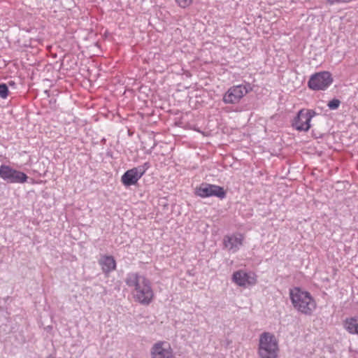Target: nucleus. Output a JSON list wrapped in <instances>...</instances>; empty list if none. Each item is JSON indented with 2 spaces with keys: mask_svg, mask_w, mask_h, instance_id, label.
<instances>
[{
  "mask_svg": "<svg viewBox=\"0 0 358 358\" xmlns=\"http://www.w3.org/2000/svg\"><path fill=\"white\" fill-rule=\"evenodd\" d=\"M345 327L350 334H358V317H355L347 320L345 324Z\"/></svg>",
  "mask_w": 358,
  "mask_h": 358,
  "instance_id": "obj_14",
  "label": "nucleus"
},
{
  "mask_svg": "<svg viewBox=\"0 0 358 358\" xmlns=\"http://www.w3.org/2000/svg\"><path fill=\"white\" fill-rule=\"evenodd\" d=\"M232 280L240 287L253 285L257 282L255 274L243 270L235 271L232 275Z\"/></svg>",
  "mask_w": 358,
  "mask_h": 358,
  "instance_id": "obj_11",
  "label": "nucleus"
},
{
  "mask_svg": "<svg viewBox=\"0 0 358 358\" xmlns=\"http://www.w3.org/2000/svg\"><path fill=\"white\" fill-rule=\"evenodd\" d=\"M150 166L149 162H145L143 165L127 170L122 176L121 182L125 187L137 184L138 180L145 174Z\"/></svg>",
  "mask_w": 358,
  "mask_h": 358,
  "instance_id": "obj_5",
  "label": "nucleus"
},
{
  "mask_svg": "<svg viewBox=\"0 0 358 358\" xmlns=\"http://www.w3.org/2000/svg\"><path fill=\"white\" fill-rule=\"evenodd\" d=\"M290 299L295 309L299 312L310 315L316 308V303L310 294L299 287L290 289Z\"/></svg>",
  "mask_w": 358,
  "mask_h": 358,
  "instance_id": "obj_2",
  "label": "nucleus"
},
{
  "mask_svg": "<svg viewBox=\"0 0 358 358\" xmlns=\"http://www.w3.org/2000/svg\"><path fill=\"white\" fill-rule=\"evenodd\" d=\"M333 78L329 71H322L312 75L308 86L313 90H325L333 83Z\"/></svg>",
  "mask_w": 358,
  "mask_h": 358,
  "instance_id": "obj_4",
  "label": "nucleus"
},
{
  "mask_svg": "<svg viewBox=\"0 0 358 358\" xmlns=\"http://www.w3.org/2000/svg\"><path fill=\"white\" fill-rule=\"evenodd\" d=\"M9 93L8 87L5 83H0V97L2 99L7 98Z\"/></svg>",
  "mask_w": 358,
  "mask_h": 358,
  "instance_id": "obj_15",
  "label": "nucleus"
},
{
  "mask_svg": "<svg viewBox=\"0 0 358 358\" xmlns=\"http://www.w3.org/2000/svg\"><path fill=\"white\" fill-rule=\"evenodd\" d=\"M125 283L129 287H134L133 297L139 303L148 306L153 299L154 293L150 281L138 273H129L125 278Z\"/></svg>",
  "mask_w": 358,
  "mask_h": 358,
  "instance_id": "obj_1",
  "label": "nucleus"
},
{
  "mask_svg": "<svg viewBox=\"0 0 358 358\" xmlns=\"http://www.w3.org/2000/svg\"><path fill=\"white\" fill-rule=\"evenodd\" d=\"M278 346L274 335L269 332L261 334L259 344V355L261 358H276Z\"/></svg>",
  "mask_w": 358,
  "mask_h": 358,
  "instance_id": "obj_3",
  "label": "nucleus"
},
{
  "mask_svg": "<svg viewBox=\"0 0 358 358\" xmlns=\"http://www.w3.org/2000/svg\"><path fill=\"white\" fill-rule=\"evenodd\" d=\"M316 115L313 110L302 109L292 121V127L299 131H307L310 128V120Z\"/></svg>",
  "mask_w": 358,
  "mask_h": 358,
  "instance_id": "obj_8",
  "label": "nucleus"
},
{
  "mask_svg": "<svg viewBox=\"0 0 358 358\" xmlns=\"http://www.w3.org/2000/svg\"><path fill=\"white\" fill-rule=\"evenodd\" d=\"M99 264L101 266L103 273L108 275L116 268V262L113 256L104 255L99 260Z\"/></svg>",
  "mask_w": 358,
  "mask_h": 358,
  "instance_id": "obj_13",
  "label": "nucleus"
},
{
  "mask_svg": "<svg viewBox=\"0 0 358 358\" xmlns=\"http://www.w3.org/2000/svg\"><path fill=\"white\" fill-rule=\"evenodd\" d=\"M152 358H175L169 344L159 341L153 345L151 348Z\"/></svg>",
  "mask_w": 358,
  "mask_h": 358,
  "instance_id": "obj_10",
  "label": "nucleus"
},
{
  "mask_svg": "<svg viewBox=\"0 0 358 358\" xmlns=\"http://www.w3.org/2000/svg\"><path fill=\"white\" fill-rule=\"evenodd\" d=\"M243 237L241 234L227 235L223 238V244L229 251L237 252L243 245Z\"/></svg>",
  "mask_w": 358,
  "mask_h": 358,
  "instance_id": "obj_12",
  "label": "nucleus"
},
{
  "mask_svg": "<svg viewBox=\"0 0 358 358\" xmlns=\"http://www.w3.org/2000/svg\"><path fill=\"white\" fill-rule=\"evenodd\" d=\"M328 3L330 5H333L335 3H338V0H327Z\"/></svg>",
  "mask_w": 358,
  "mask_h": 358,
  "instance_id": "obj_18",
  "label": "nucleus"
},
{
  "mask_svg": "<svg viewBox=\"0 0 358 358\" xmlns=\"http://www.w3.org/2000/svg\"><path fill=\"white\" fill-rule=\"evenodd\" d=\"M195 194L202 198L217 196L223 199L226 197L227 193L220 186L203 182L195 189Z\"/></svg>",
  "mask_w": 358,
  "mask_h": 358,
  "instance_id": "obj_7",
  "label": "nucleus"
},
{
  "mask_svg": "<svg viewBox=\"0 0 358 358\" xmlns=\"http://www.w3.org/2000/svg\"><path fill=\"white\" fill-rule=\"evenodd\" d=\"M13 83H13V81L9 82V84H10V85H13Z\"/></svg>",
  "mask_w": 358,
  "mask_h": 358,
  "instance_id": "obj_19",
  "label": "nucleus"
},
{
  "mask_svg": "<svg viewBox=\"0 0 358 358\" xmlns=\"http://www.w3.org/2000/svg\"><path fill=\"white\" fill-rule=\"evenodd\" d=\"M176 3L181 8L188 7L193 1V0H176Z\"/></svg>",
  "mask_w": 358,
  "mask_h": 358,
  "instance_id": "obj_17",
  "label": "nucleus"
},
{
  "mask_svg": "<svg viewBox=\"0 0 358 358\" xmlns=\"http://www.w3.org/2000/svg\"><path fill=\"white\" fill-rule=\"evenodd\" d=\"M0 178L8 183H24L28 179L24 172L5 164L0 166Z\"/></svg>",
  "mask_w": 358,
  "mask_h": 358,
  "instance_id": "obj_6",
  "label": "nucleus"
},
{
  "mask_svg": "<svg viewBox=\"0 0 358 358\" xmlns=\"http://www.w3.org/2000/svg\"><path fill=\"white\" fill-rule=\"evenodd\" d=\"M251 90L250 85H236L230 87L224 94L223 101L227 104H235Z\"/></svg>",
  "mask_w": 358,
  "mask_h": 358,
  "instance_id": "obj_9",
  "label": "nucleus"
},
{
  "mask_svg": "<svg viewBox=\"0 0 358 358\" xmlns=\"http://www.w3.org/2000/svg\"><path fill=\"white\" fill-rule=\"evenodd\" d=\"M341 104V101L338 99H333L327 103V106L330 110H336Z\"/></svg>",
  "mask_w": 358,
  "mask_h": 358,
  "instance_id": "obj_16",
  "label": "nucleus"
}]
</instances>
